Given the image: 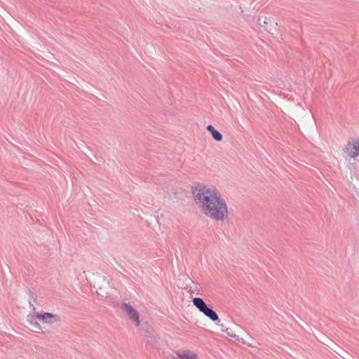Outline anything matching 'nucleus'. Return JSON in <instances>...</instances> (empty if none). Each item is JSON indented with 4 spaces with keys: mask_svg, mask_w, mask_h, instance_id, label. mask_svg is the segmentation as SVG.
Segmentation results:
<instances>
[{
    "mask_svg": "<svg viewBox=\"0 0 359 359\" xmlns=\"http://www.w3.org/2000/svg\"><path fill=\"white\" fill-rule=\"evenodd\" d=\"M221 327H222V331H225L228 335H229V336H231V337H232L233 338H236V335L233 334L231 332V330H229L230 329L229 327L224 328V325H221Z\"/></svg>",
    "mask_w": 359,
    "mask_h": 359,
    "instance_id": "obj_10",
    "label": "nucleus"
},
{
    "mask_svg": "<svg viewBox=\"0 0 359 359\" xmlns=\"http://www.w3.org/2000/svg\"><path fill=\"white\" fill-rule=\"evenodd\" d=\"M195 203L204 215L215 221H224L229 211L225 200L215 187L197 183L191 187Z\"/></svg>",
    "mask_w": 359,
    "mask_h": 359,
    "instance_id": "obj_1",
    "label": "nucleus"
},
{
    "mask_svg": "<svg viewBox=\"0 0 359 359\" xmlns=\"http://www.w3.org/2000/svg\"><path fill=\"white\" fill-rule=\"evenodd\" d=\"M345 151L351 158H355L359 155V138L353 140L352 142H348Z\"/></svg>",
    "mask_w": 359,
    "mask_h": 359,
    "instance_id": "obj_4",
    "label": "nucleus"
},
{
    "mask_svg": "<svg viewBox=\"0 0 359 359\" xmlns=\"http://www.w3.org/2000/svg\"><path fill=\"white\" fill-rule=\"evenodd\" d=\"M264 27L265 30L269 32L271 34H273V32L276 30V27L278 26V23L276 22L272 18H264V20L263 21Z\"/></svg>",
    "mask_w": 359,
    "mask_h": 359,
    "instance_id": "obj_6",
    "label": "nucleus"
},
{
    "mask_svg": "<svg viewBox=\"0 0 359 359\" xmlns=\"http://www.w3.org/2000/svg\"><path fill=\"white\" fill-rule=\"evenodd\" d=\"M207 130L210 133L212 138L216 141L220 142L222 140V135L218 130H217L212 125H208L207 126Z\"/></svg>",
    "mask_w": 359,
    "mask_h": 359,
    "instance_id": "obj_7",
    "label": "nucleus"
},
{
    "mask_svg": "<svg viewBox=\"0 0 359 359\" xmlns=\"http://www.w3.org/2000/svg\"><path fill=\"white\" fill-rule=\"evenodd\" d=\"M192 302L193 304L199 310L200 312L203 313L211 320L217 323V324L219 323L220 320L218 315L214 310L208 306L203 299L200 297H195L193 299Z\"/></svg>",
    "mask_w": 359,
    "mask_h": 359,
    "instance_id": "obj_2",
    "label": "nucleus"
},
{
    "mask_svg": "<svg viewBox=\"0 0 359 359\" xmlns=\"http://www.w3.org/2000/svg\"><path fill=\"white\" fill-rule=\"evenodd\" d=\"M36 318L47 323H57L60 320V317L58 315L48 312H45L43 313H37Z\"/></svg>",
    "mask_w": 359,
    "mask_h": 359,
    "instance_id": "obj_5",
    "label": "nucleus"
},
{
    "mask_svg": "<svg viewBox=\"0 0 359 359\" xmlns=\"http://www.w3.org/2000/svg\"><path fill=\"white\" fill-rule=\"evenodd\" d=\"M27 292L30 297H34V293L32 292L31 290L27 289Z\"/></svg>",
    "mask_w": 359,
    "mask_h": 359,
    "instance_id": "obj_11",
    "label": "nucleus"
},
{
    "mask_svg": "<svg viewBox=\"0 0 359 359\" xmlns=\"http://www.w3.org/2000/svg\"><path fill=\"white\" fill-rule=\"evenodd\" d=\"M177 355L180 359H196L197 358L195 353L189 351H183L182 353L177 352Z\"/></svg>",
    "mask_w": 359,
    "mask_h": 359,
    "instance_id": "obj_8",
    "label": "nucleus"
},
{
    "mask_svg": "<svg viewBox=\"0 0 359 359\" xmlns=\"http://www.w3.org/2000/svg\"><path fill=\"white\" fill-rule=\"evenodd\" d=\"M36 315H28L27 320L36 329H41L39 323L36 321Z\"/></svg>",
    "mask_w": 359,
    "mask_h": 359,
    "instance_id": "obj_9",
    "label": "nucleus"
},
{
    "mask_svg": "<svg viewBox=\"0 0 359 359\" xmlns=\"http://www.w3.org/2000/svg\"><path fill=\"white\" fill-rule=\"evenodd\" d=\"M123 307L125 311L128 313L130 320L135 323L136 325H140V316L138 312L128 303H123Z\"/></svg>",
    "mask_w": 359,
    "mask_h": 359,
    "instance_id": "obj_3",
    "label": "nucleus"
}]
</instances>
